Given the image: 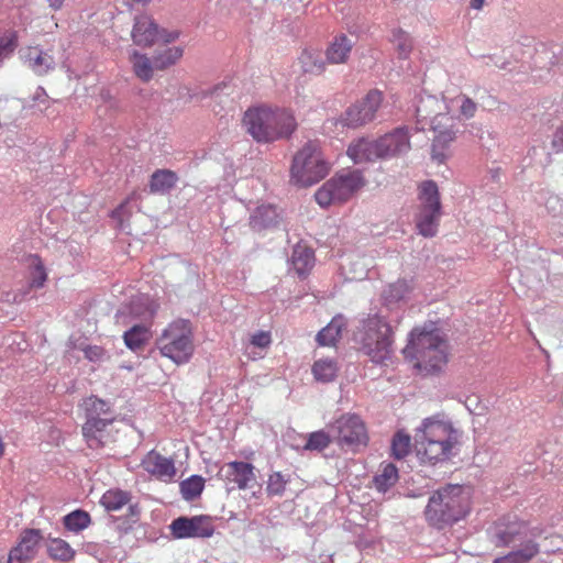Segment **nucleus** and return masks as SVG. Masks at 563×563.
Here are the masks:
<instances>
[{"label":"nucleus","mask_w":563,"mask_h":563,"mask_svg":"<svg viewBox=\"0 0 563 563\" xmlns=\"http://www.w3.org/2000/svg\"><path fill=\"white\" fill-rule=\"evenodd\" d=\"M113 422L112 416L87 418L82 426V434L88 445L97 449L103 444V431L107 426Z\"/></svg>","instance_id":"nucleus-20"},{"label":"nucleus","mask_w":563,"mask_h":563,"mask_svg":"<svg viewBox=\"0 0 563 563\" xmlns=\"http://www.w3.org/2000/svg\"><path fill=\"white\" fill-rule=\"evenodd\" d=\"M291 262L299 275H305L313 266L314 254L309 247L297 245L291 255Z\"/></svg>","instance_id":"nucleus-32"},{"label":"nucleus","mask_w":563,"mask_h":563,"mask_svg":"<svg viewBox=\"0 0 563 563\" xmlns=\"http://www.w3.org/2000/svg\"><path fill=\"white\" fill-rule=\"evenodd\" d=\"M178 179V175L170 169H157L150 178V191L152 194L167 195L175 188Z\"/></svg>","instance_id":"nucleus-24"},{"label":"nucleus","mask_w":563,"mask_h":563,"mask_svg":"<svg viewBox=\"0 0 563 563\" xmlns=\"http://www.w3.org/2000/svg\"><path fill=\"white\" fill-rule=\"evenodd\" d=\"M132 41L135 45L141 47H150L158 42L165 44L172 43L178 38L179 32H168L159 29L154 19L147 14L136 15L131 32Z\"/></svg>","instance_id":"nucleus-11"},{"label":"nucleus","mask_w":563,"mask_h":563,"mask_svg":"<svg viewBox=\"0 0 563 563\" xmlns=\"http://www.w3.org/2000/svg\"><path fill=\"white\" fill-rule=\"evenodd\" d=\"M287 479L284 477V475L280 472H275L272 475H269L268 482H267V494L269 496H282L285 492Z\"/></svg>","instance_id":"nucleus-49"},{"label":"nucleus","mask_w":563,"mask_h":563,"mask_svg":"<svg viewBox=\"0 0 563 563\" xmlns=\"http://www.w3.org/2000/svg\"><path fill=\"white\" fill-rule=\"evenodd\" d=\"M243 123L252 137L263 143L288 139L297 126L292 113L285 109L267 107L249 109Z\"/></svg>","instance_id":"nucleus-4"},{"label":"nucleus","mask_w":563,"mask_h":563,"mask_svg":"<svg viewBox=\"0 0 563 563\" xmlns=\"http://www.w3.org/2000/svg\"><path fill=\"white\" fill-rule=\"evenodd\" d=\"M344 327V318L342 316L334 317L327 327L318 332L316 336L317 342L323 346L334 345L340 339L342 329Z\"/></svg>","instance_id":"nucleus-28"},{"label":"nucleus","mask_w":563,"mask_h":563,"mask_svg":"<svg viewBox=\"0 0 563 563\" xmlns=\"http://www.w3.org/2000/svg\"><path fill=\"white\" fill-rule=\"evenodd\" d=\"M431 156L432 159L437 161L438 163H443L446 158L444 150H442L440 146H434V144H432Z\"/></svg>","instance_id":"nucleus-56"},{"label":"nucleus","mask_w":563,"mask_h":563,"mask_svg":"<svg viewBox=\"0 0 563 563\" xmlns=\"http://www.w3.org/2000/svg\"><path fill=\"white\" fill-rule=\"evenodd\" d=\"M353 341L357 350L375 364L387 365L391 360L394 332L380 312L368 314L358 321L353 332Z\"/></svg>","instance_id":"nucleus-1"},{"label":"nucleus","mask_w":563,"mask_h":563,"mask_svg":"<svg viewBox=\"0 0 563 563\" xmlns=\"http://www.w3.org/2000/svg\"><path fill=\"white\" fill-rule=\"evenodd\" d=\"M476 109L477 106L472 99H470L468 97H463L462 102L460 104V110L465 118H473L476 112Z\"/></svg>","instance_id":"nucleus-52"},{"label":"nucleus","mask_w":563,"mask_h":563,"mask_svg":"<svg viewBox=\"0 0 563 563\" xmlns=\"http://www.w3.org/2000/svg\"><path fill=\"white\" fill-rule=\"evenodd\" d=\"M82 351L85 356L91 362L101 361L106 355L104 350L98 345H87Z\"/></svg>","instance_id":"nucleus-51"},{"label":"nucleus","mask_w":563,"mask_h":563,"mask_svg":"<svg viewBox=\"0 0 563 563\" xmlns=\"http://www.w3.org/2000/svg\"><path fill=\"white\" fill-rule=\"evenodd\" d=\"M448 344L433 323L410 332L408 344L402 350L406 357L415 358L416 366L427 374H434L448 362Z\"/></svg>","instance_id":"nucleus-3"},{"label":"nucleus","mask_w":563,"mask_h":563,"mask_svg":"<svg viewBox=\"0 0 563 563\" xmlns=\"http://www.w3.org/2000/svg\"><path fill=\"white\" fill-rule=\"evenodd\" d=\"M225 477L239 489H245L251 482L255 481L254 466L246 462H230L227 465Z\"/></svg>","instance_id":"nucleus-21"},{"label":"nucleus","mask_w":563,"mask_h":563,"mask_svg":"<svg viewBox=\"0 0 563 563\" xmlns=\"http://www.w3.org/2000/svg\"><path fill=\"white\" fill-rule=\"evenodd\" d=\"M122 313H123V312H122V309H120V310L117 312V320H118V322H121V320H122Z\"/></svg>","instance_id":"nucleus-61"},{"label":"nucleus","mask_w":563,"mask_h":563,"mask_svg":"<svg viewBox=\"0 0 563 563\" xmlns=\"http://www.w3.org/2000/svg\"><path fill=\"white\" fill-rule=\"evenodd\" d=\"M271 334L266 331H260L252 335L251 343L257 347H267L271 344Z\"/></svg>","instance_id":"nucleus-53"},{"label":"nucleus","mask_w":563,"mask_h":563,"mask_svg":"<svg viewBox=\"0 0 563 563\" xmlns=\"http://www.w3.org/2000/svg\"><path fill=\"white\" fill-rule=\"evenodd\" d=\"M419 189V210H441L439 189L433 180L423 181Z\"/></svg>","instance_id":"nucleus-27"},{"label":"nucleus","mask_w":563,"mask_h":563,"mask_svg":"<svg viewBox=\"0 0 563 563\" xmlns=\"http://www.w3.org/2000/svg\"><path fill=\"white\" fill-rule=\"evenodd\" d=\"M441 210H419L416 224L419 233L424 238H432L437 234Z\"/></svg>","instance_id":"nucleus-26"},{"label":"nucleus","mask_w":563,"mask_h":563,"mask_svg":"<svg viewBox=\"0 0 563 563\" xmlns=\"http://www.w3.org/2000/svg\"><path fill=\"white\" fill-rule=\"evenodd\" d=\"M347 155L356 164L385 159L378 139L368 140L362 137L357 140L347 147Z\"/></svg>","instance_id":"nucleus-17"},{"label":"nucleus","mask_w":563,"mask_h":563,"mask_svg":"<svg viewBox=\"0 0 563 563\" xmlns=\"http://www.w3.org/2000/svg\"><path fill=\"white\" fill-rule=\"evenodd\" d=\"M131 198H128L124 202H122L117 209L112 211V218L117 219L120 225L123 228V222L125 218H129L131 212L126 210Z\"/></svg>","instance_id":"nucleus-54"},{"label":"nucleus","mask_w":563,"mask_h":563,"mask_svg":"<svg viewBox=\"0 0 563 563\" xmlns=\"http://www.w3.org/2000/svg\"><path fill=\"white\" fill-rule=\"evenodd\" d=\"M338 364L331 358H321L313 363L312 374L316 380L321 383L333 382L338 375Z\"/></svg>","instance_id":"nucleus-31"},{"label":"nucleus","mask_w":563,"mask_h":563,"mask_svg":"<svg viewBox=\"0 0 563 563\" xmlns=\"http://www.w3.org/2000/svg\"><path fill=\"white\" fill-rule=\"evenodd\" d=\"M334 441L332 432L330 431V426L328 427V431L319 430L308 434L307 442L303 446L305 450L308 451H318L321 452L329 446V444Z\"/></svg>","instance_id":"nucleus-40"},{"label":"nucleus","mask_w":563,"mask_h":563,"mask_svg":"<svg viewBox=\"0 0 563 563\" xmlns=\"http://www.w3.org/2000/svg\"><path fill=\"white\" fill-rule=\"evenodd\" d=\"M435 134L433 139L434 146H440L444 150L449 143L454 140L455 133L451 130V122L442 121V128L433 131Z\"/></svg>","instance_id":"nucleus-48"},{"label":"nucleus","mask_w":563,"mask_h":563,"mask_svg":"<svg viewBox=\"0 0 563 563\" xmlns=\"http://www.w3.org/2000/svg\"><path fill=\"white\" fill-rule=\"evenodd\" d=\"M87 418L111 416L110 406L102 399L91 396L84 401Z\"/></svg>","instance_id":"nucleus-45"},{"label":"nucleus","mask_w":563,"mask_h":563,"mask_svg":"<svg viewBox=\"0 0 563 563\" xmlns=\"http://www.w3.org/2000/svg\"><path fill=\"white\" fill-rule=\"evenodd\" d=\"M65 528L71 532H80L91 523L90 515L81 509H76L63 518Z\"/></svg>","instance_id":"nucleus-37"},{"label":"nucleus","mask_w":563,"mask_h":563,"mask_svg":"<svg viewBox=\"0 0 563 563\" xmlns=\"http://www.w3.org/2000/svg\"><path fill=\"white\" fill-rule=\"evenodd\" d=\"M391 41L396 46L398 57L401 59L408 58L412 49V40L409 34L402 29H396L393 32Z\"/></svg>","instance_id":"nucleus-44"},{"label":"nucleus","mask_w":563,"mask_h":563,"mask_svg":"<svg viewBox=\"0 0 563 563\" xmlns=\"http://www.w3.org/2000/svg\"><path fill=\"white\" fill-rule=\"evenodd\" d=\"M410 435L404 431L396 432L391 441L393 456L397 460L404 459L410 452Z\"/></svg>","instance_id":"nucleus-46"},{"label":"nucleus","mask_w":563,"mask_h":563,"mask_svg":"<svg viewBox=\"0 0 563 563\" xmlns=\"http://www.w3.org/2000/svg\"><path fill=\"white\" fill-rule=\"evenodd\" d=\"M384 158L394 157L407 153L410 142L407 128H397L378 139Z\"/></svg>","instance_id":"nucleus-16"},{"label":"nucleus","mask_w":563,"mask_h":563,"mask_svg":"<svg viewBox=\"0 0 563 563\" xmlns=\"http://www.w3.org/2000/svg\"><path fill=\"white\" fill-rule=\"evenodd\" d=\"M538 552V544L529 540L521 549L512 551L505 556L497 558L493 563H528Z\"/></svg>","instance_id":"nucleus-29"},{"label":"nucleus","mask_w":563,"mask_h":563,"mask_svg":"<svg viewBox=\"0 0 563 563\" xmlns=\"http://www.w3.org/2000/svg\"><path fill=\"white\" fill-rule=\"evenodd\" d=\"M130 501V495L123 490H108L101 497L102 506L109 511L121 509Z\"/></svg>","instance_id":"nucleus-42"},{"label":"nucleus","mask_w":563,"mask_h":563,"mask_svg":"<svg viewBox=\"0 0 563 563\" xmlns=\"http://www.w3.org/2000/svg\"><path fill=\"white\" fill-rule=\"evenodd\" d=\"M280 214L273 205H261L251 213L249 224L255 232L276 228L280 223Z\"/></svg>","instance_id":"nucleus-18"},{"label":"nucleus","mask_w":563,"mask_h":563,"mask_svg":"<svg viewBox=\"0 0 563 563\" xmlns=\"http://www.w3.org/2000/svg\"><path fill=\"white\" fill-rule=\"evenodd\" d=\"M299 62L303 73L320 75L325 69V63L319 53L303 51Z\"/></svg>","instance_id":"nucleus-38"},{"label":"nucleus","mask_w":563,"mask_h":563,"mask_svg":"<svg viewBox=\"0 0 563 563\" xmlns=\"http://www.w3.org/2000/svg\"><path fill=\"white\" fill-rule=\"evenodd\" d=\"M123 340L125 345L132 351L141 350L150 340L148 328L144 324H135L124 332Z\"/></svg>","instance_id":"nucleus-30"},{"label":"nucleus","mask_w":563,"mask_h":563,"mask_svg":"<svg viewBox=\"0 0 563 563\" xmlns=\"http://www.w3.org/2000/svg\"><path fill=\"white\" fill-rule=\"evenodd\" d=\"M23 58L29 68H31L36 75L40 76L47 74L55 67V60L53 56L37 47H29L23 53Z\"/></svg>","instance_id":"nucleus-22"},{"label":"nucleus","mask_w":563,"mask_h":563,"mask_svg":"<svg viewBox=\"0 0 563 563\" xmlns=\"http://www.w3.org/2000/svg\"><path fill=\"white\" fill-rule=\"evenodd\" d=\"M545 207L553 217L563 216V200L558 196H551L545 202Z\"/></svg>","instance_id":"nucleus-50"},{"label":"nucleus","mask_w":563,"mask_h":563,"mask_svg":"<svg viewBox=\"0 0 563 563\" xmlns=\"http://www.w3.org/2000/svg\"><path fill=\"white\" fill-rule=\"evenodd\" d=\"M383 101L382 92L378 90H371L362 100L350 106L341 118L343 125L347 128H360L376 118Z\"/></svg>","instance_id":"nucleus-13"},{"label":"nucleus","mask_w":563,"mask_h":563,"mask_svg":"<svg viewBox=\"0 0 563 563\" xmlns=\"http://www.w3.org/2000/svg\"><path fill=\"white\" fill-rule=\"evenodd\" d=\"M398 481L397 467L389 463L384 466L383 471L374 477L375 487L382 492H387Z\"/></svg>","instance_id":"nucleus-41"},{"label":"nucleus","mask_w":563,"mask_h":563,"mask_svg":"<svg viewBox=\"0 0 563 563\" xmlns=\"http://www.w3.org/2000/svg\"><path fill=\"white\" fill-rule=\"evenodd\" d=\"M415 449L422 462L435 464L450 457L459 433L450 421L426 418L416 429Z\"/></svg>","instance_id":"nucleus-2"},{"label":"nucleus","mask_w":563,"mask_h":563,"mask_svg":"<svg viewBox=\"0 0 563 563\" xmlns=\"http://www.w3.org/2000/svg\"><path fill=\"white\" fill-rule=\"evenodd\" d=\"M410 286L406 279H398L389 284L383 291V300L386 306L399 302L409 292Z\"/></svg>","instance_id":"nucleus-34"},{"label":"nucleus","mask_w":563,"mask_h":563,"mask_svg":"<svg viewBox=\"0 0 563 563\" xmlns=\"http://www.w3.org/2000/svg\"><path fill=\"white\" fill-rule=\"evenodd\" d=\"M527 534V525L516 515L504 516L487 529L488 539L495 547L525 545Z\"/></svg>","instance_id":"nucleus-9"},{"label":"nucleus","mask_w":563,"mask_h":563,"mask_svg":"<svg viewBox=\"0 0 563 563\" xmlns=\"http://www.w3.org/2000/svg\"><path fill=\"white\" fill-rule=\"evenodd\" d=\"M181 497L186 501H192L200 497L205 488V479L200 475H191L179 484Z\"/></svg>","instance_id":"nucleus-33"},{"label":"nucleus","mask_w":563,"mask_h":563,"mask_svg":"<svg viewBox=\"0 0 563 563\" xmlns=\"http://www.w3.org/2000/svg\"><path fill=\"white\" fill-rule=\"evenodd\" d=\"M125 309L130 316L136 319H147L153 316L150 298L144 295L132 297Z\"/></svg>","instance_id":"nucleus-36"},{"label":"nucleus","mask_w":563,"mask_h":563,"mask_svg":"<svg viewBox=\"0 0 563 563\" xmlns=\"http://www.w3.org/2000/svg\"><path fill=\"white\" fill-rule=\"evenodd\" d=\"M181 47H169L166 48L163 53L154 56L153 65L156 69L163 70L167 67L174 65L181 56H183Z\"/></svg>","instance_id":"nucleus-43"},{"label":"nucleus","mask_w":563,"mask_h":563,"mask_svg":"<svg viewBox=\"0 0 563 563\" xmlns=\"http://www.w3.org/2000/svg\"><path fill=\"white\" fill-rule=\"evenodd\" d=\"M170 534L175 539H206L214 533L210 516H180L169 525Z\"/></svg>","instance_id":"nucleus-14"},{"label":"nucleus","mask_w":563,"mask_h":563,"mask_svg":"<svg viewBox=\"0 0 563 563\" xmlns=\"http://www.w3.org/2000/svg\"><path fill=\"white\" fill-rule=\"evenodd\" d=\"M353 42L345 35L340 34L327 49V59L331 64H343L347 60Z\"/></svg>","instance_id":"nucleus-25"},{"label":"nucleus","mask_w":563,"mask_h":563,"mask_svg":"<svg viewBox=\"0 0 563 563\" xmlns=\"http://www.w3.org/2000/svg\"><path fill=\"white\" fill-rule=\"evenodd\" d=\"M46 1L48 2L49 8H52L53 10H59L63 7L65 0H46Z\"/></svg>","instance_id":"nucleus-57"},{"label":"nucleus","mask_w":563,"mask_h":563,"mask_svg":"<svg viewBox=\"0 0 563 563\" xmlns=\"http://www.w3.org/2000/svg\"><path fill=\"white\" fill-rule=\"evenodd\" d=\"M29 266L31 268L30 283L25 291L13 295V302L15 303L22 302L30 289L43 287L47 278L44 265L40 256L31 255L29 258Z\"/></svg>","instance_id":"nucleus-23"},{"label":"nucleus","mask_w":563,"mask_h":563,"mask_svg":"<svg viewBox=\"0 0 563 563\" xmlns=\"http://www.w3.org/2000/svg\"><path fill=\"white\" fill-rule=\"evenodd\" d=\"M46 548L49 558L53 560L67 562L75 555V551L71 547L65 540L59 538L49 539Z\"/></svg>","instance_id":"nucleus-35"},{"label":"nucleus","mask_w":563,"mask_h":563,"mask_svg":"<svg viewBox=\"0 0 563 563\" xmlns=\"http://www.w3.org/2000/svg\"><path fill=\"white\" fill-rule=\"evenodd\" d=\"M42 97H46V92L42 87H38L35 92L34 99L40 100Z\"/></svg>","instance_id":"nucleus-59"},{"label":"nucleus","mask_w":563,"mask_h":563,"mask_svg":"<svg viewBox=\"0 0 563 563\" xmlns=\"http://www.w3.org/2000/svg\"><path fill=\"white\" fill-rule=\"evenodd\" d=\"M134 2H137V3H145L147 2L148 0H133Z\"/></svg>","instance_id":"nucleus-62"},{"label":"nucleus","mask_w":563,"mask_h":563,"mask_svg":"<svg viewBox=\"0 0 563 563\" xmlns=\"http://www.w3.org/2000/svg\"><path fill=\"white\" fill-rule=\"evenodd\" d=\"M161 354L176 364L189 361L194 352L192 332L187 320L170 323L156 340Z\"/></svg>","instance_id":"nucleus-7"},{"label":"nucleus","mask_w":563,"mask_h":563,"mask_svg":"<svg viewBox=\"0 0 563 563\" xmlns=\"http://www.w3.org/2000/svg\"><path fill=\"white\" fill-rule=\"evenodd\" d=\"M38 529H26L21 533L20 542L13 548L8 558V563H29L37 552V545L42 540Z\"/></svg>","instance_id":"nucleus-15"},{"label":"nucleus","mask_w":563,"mask_h":563,"mask_svg":"<svg viewBox=\"0 0 563 563\" xmlns=\"http://www.w3.org/2000/svg\"><path fill=\"white\" fill-rule=\"evenodd\" d=\"M18 47V34L15 31L0 33V66L9 58Z\"/></svg>","instance_id":"nucleus-47"},{"label":"nucleus","mask_w":563,"mask_h":563,"mask_svg":"<svg viewBox=\"0 0 563 563\" xmlns=\"http://www.w3.org/2000/svg\"><path fill=\"white\" fill-rule=\"evenodd\" d=\"M333 440L341 448L355 449L366 445L368 437L362 419L356 415H344L330 424Z\"/></svg>","instance_id":"nucleus-10"},{"label":"nucleus","mask_w":563,"mask_h":563,"mask_svg":"<svg viewBox=\"0 0 563 563\" xmlns=\"http://www.w3.org/2000/svg\"><path fill=\"white\" fill-rule=\"evenodd\" d=\"M485 1L486 0H471L470 4L472 9L481 10L484 7Z\"/></svg>","instance_id":"nucleus-58"},{"label":"nucleus","mask_w":563,"mask_h":563,"mask_svg":"<svg viewBox=\"0 0 563 563\" xmlns=\"http://www.w3.org/2000/svg\"><path fill=\"white\" fill-rule=\"evenodd\" d=\"M146 472L159 479H172L176 474V468L172 459H167L154 451L150 452L143 461Z\"/></svg>","instance_id":"nucleus-19"},{"label":"nucleus","mask_w":563,"mask_h":563,"mask_svg":"<svg viewBox=\"0 0 563 563\" xmlns=\"http://www.w3.org/2000/svg\"><path fill=\"white\" fill-rule=\"evenodd\" d=\"M551 144L555 152H563V125L554 132Z\"/></svg>","instance_id":"nucleus-55"},{"label":"nucleus","mask_w":563,"mask_h":563,"mask_svg":"<svg viewBox=\"0 0 563 563\" xmlns=\"http://www.w3.org/2000/svg\"><path fill=\"white\" fill-rule=\"evenodd\" d=\"M500 68H505L506 67V64L504 63L503 65L499 66Z\"/></svg>","instance_id":"nucleus-63"},{"label":"nucleus","mask_w":563,"mask_h":563,"mask_svg":"<svg viewBox=\"0 0 563 563\" xmlns=\"http://www.w3.org/2000/svg\"><path fill=\"white\" fill-rule=\"evenodd\" d=\"M225 87H227V85H225V84L216 86V87L212 89L211 95H217V96H218V95H219V91H220V90H222V89H223V88H225Z\"/></svg>","instance_id":"nucleus-60"},{"label":"nucleus","mask_w":563,"mask_h":563,"mask_svg":"<svg viewBox=\"0 0 563 563\" xmlns=\"http://www.w3.org/2000/svg\"><path fill=\"white\" fill-rule=\"evenodd\" d=\"M468 511L467 498L460 485H446L435 490L424 509L426 520L443 529L464 518Z\"/></svg>","instance_id":"nucleus-5"},{"label":"nucleus","mask_w":563,"mask_h":563,"mask_svg":"<svg viewBox=\"0 0 563 563\" xmlns=\"http://www.w3.org/2000/svg\"><path fill=\"white\" fill-rule=\"evenodd\" d=\"M364 185L365 180L360 170L342 172L325 181L317 190L314 198L325 208L334 202H345Z\"/></svg>","instance_id":"nucleus-8"},{"label":"nucleus","mask_w":563,"mask_h":563,"mask_svg":"<svg viewBox=\"0 0 563 563\" xmlns=\"http://www.w3.org/2000/svg\"><path fill=\"white\" fill-rule=\"evenodd\" d=\"M444 102L432 95H420L415 104L417 118L416 130L422 131L429 125L432 131L442 128V121L452 122Z\"/></svg>","instance_id":"nucleus-12"},{"label":"nucleus","mask_w":563,"mask_h":563,"mask_svg":"<svg viewBox=\"0 0 563 563\" xmlns=\"http://www.w3.org/2000/svg\"><path fill=\"white\" fill-rule=\"evenodd\" d=\"M131 60L133 64V70L137 78L143 81H148L152 79L154 65L146 55L134 51Z\"/></svg>","instance_id":"nucleus-39"},{"label":"nucleus","mask_w":563,"mask_h":563,"mask_svg":"<svg viewBox=\"0 0 563 563\" xmlns=\"http://www.w3.org/2000/svg\"><path fill=\"white\" fill-rule=\"evenodd\" d=\"M328 173L329 165L313 142H308L294 156L290 175L291 180L298 186H312L323 179Z\"/></svg>","instance_id":"nucleus-6"}]
</instances>
